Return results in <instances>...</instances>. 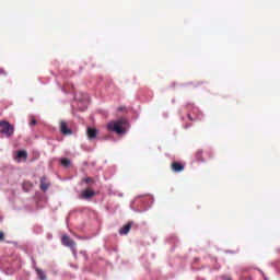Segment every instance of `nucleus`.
<instances>
[{
  "mask_svg": "<svg viewBox=\"0 0 280 280\" xmlns=\"http://www.w3.org/2000/svg\"><path fill=\"white\" fill-rule=\"evenodd\" d=\"M128 120L126 118H119L118 120L110 121L107 125V130L110 132H116V135H124L126 132V125Z\"/></svg>",
  "mask_w": 280,
  "mask_h": 280,
  "instance_id": "1",
  "label": "nucleus"
},
{
  "mask_svg": "<svg viewBox=\"0 0 280 280\" xmlns=\"http://www.w3.org/2000/svg\"><path fill=\"white\" fill-rule=\"evenodd\" d=\"M188 119H189L190 121H196V118L191 117V114H188Z\"/></svg>",
  "mask_w": 280,
  "mask_h": 280,
  "instance_id": "18",
  "label": "nucleus"
},
{
  "mask_svg": "<svg viewBox=\"0 0 280 280\" xmlns=\"http://www.w3.org/2000/svg\"><path fill=\"white\" fill-rule=\"evenodd\" d=\"M60 132L62 135H71L72 133L71 129H69V127L67 126V121H65V120L60 121Z\"/></svg>",
  "mask_w": 280,
  "mask_h": 280,
  "instance_id": "8",
  "label": "nucleus"
},
{
  "mask_svg": "<svg viewBox=\"0 0 280 280\" xmlns=\"http://www.w3.org/2000/svg\"><path fill=\"white\" fill-rule=\"evenodd\" d=\"M117 110H118V113H121V112L126 110V107H125V106H119V107L117 108Z\"/></svg>",
  "mask_w": 280,
  "mask_h": 280,
  "instance_id": "17",
  "label": "nucleus"
},
{
  "mask_svg": "<svg viewBox=\"0 0 280 280\" xmlns=\"http://www.w3.org/2000/svg\"><path fill=\"white\" fill-rule=\"evenodd\" d=\"M130 229H132V224L127 223L126 225L120 228L119 235H128V233H130Z\"/></svg>",
  "mask_w": 280,
  "mask_h": 280,
  "instance_id": "9",
  "label": "nucleus"
},
{
  "mask_svg": "<svg viewBox=\"0 0 280 280\" xmlns=\"http://www.w3.org/2000/svg\"><path fill=\"white\" fill-rule=\"evenodd\" d=\"M93 196H95V191L91 190V189H85L81 192V200H89L91 198H93Z\"/></svg>",
  "mask_w": 280,
  "mask_h": 280,
  "instance_id": "6",
  "label": "nucleus"
},
{
  "mask_svg": "<svg viewBox=\"0 0 280 280\" xmlns=\"http://www.w3.org/2000/svg\"><path fill=\"white\" fill-rule=\"evenodd\" d=\"M34 125H36V119H35V118H32V120H31V126H34Z\"/></svg>",
  "mask_w": 280,
  "mask_h": 280,
  "instance_id": "19",
  "label": "nucleus"
},
{
  "mask_svg": "<svg viewBox=\"0 0 280 280\" xmlns=\"http://www.w3.org/2000/svg\"><path fill=\"white\" fill-rule=\"evenodd\" d=\"M15 159L18 163H21V161H27V151H18Z\"/></svg>",
  "mask_w": 280,
  "mask_h": 280,
  "instance_id": "7",
  "label": "nucleus"
},
{
  "mask_svg": "<svg viewBox=\"0 0 280 280\" xmlns=\"http://www.w3.org/2000/svg\"><path fill=\"white\" fill-rule=\"evenodd\" d=\"M195 156H196V160H197L198 162L203 161V160H202V150H198V151L195 153Z\"/></svg>",
  "mask_w": 280,
  "mask_h": 280,
  "instance_id": "13",
  "label": "nucleus"
},
{
  "mask_svg": "<svg viewBox=\"0 0 280 280\" xmlns=\"http://www.w3.org/2000/svg\"><path fill=\"white\" fill-rule=\"evenodd\" d=\"M0 133L4 137H12L14 135V127L10 122L2 120L0 121Z\"/></svg>",
  "mask_w": 280,
  "mask_h": 280,
  "instance_id": "2",
  "label": "nucleus"
},
{
  "mask_svg": "<svg viewBox=\"0 0 280 280\" xmlns=\"http://www.w3.org/2000/svg\"><path fill=\"white\" fill-rule=\"evenodd\" d=\"M61 244L63 246H67L68 248H71L73 250V248H75V242L73 240H71V237L63 235L61 237Z\"/></svg>",
  "mask_w": 280,
  "mask_h": 280,
  "instance_id": "4",
  "label": "nucleus"
},
{
  "mask_svg": "<svg viewBox=\"0 0 280 280\" xmlns=\"http://www.w3.org/2000/svg\"><path fill=\"white\" fill-rule=\"evenodd\" d=\"M82 182L86 183L88 185H93V183H95L93 177H85V178L82 179Z\"/></svg>",
  "mask_w": 280,
  "mask_h": 280,
  "instance_id": "14",
  "label": "nucleus"
},
{
  "mask_svg": "<svg viewBox=\"0 0 280 280\" xmlns=\"http://www.w3.org/2000/svg\"><path fill=\"white\" fill-rule=\"evenodd\" d=\"M3 240H5V234L3 231H0V242H3Z\"/></svg>",
  "mask_w": 280,
  "mask_h": 280,
  "instance_id": "16",
  "label": "nucleus"
},
{
  "mask_svg": "<svg viewBox=\"0 0 280 280\" xmlns=\"http://www.w3.org/2000/svg\"><path fill=\"white\" fill-rule=\"evenodd\" d=\"M226 280H232L231 278H228Z\"/></svg>",
  "mask_w": 280,
  "mask_h": 280,
  "instance_id": "20",
  "label": "nucleus"
},
{
  "mask_svg": "<svg viewBox=\"0 0 280 280\" xmlns=\"http://www.w3.org/2000/svg\"><path fill=\"white\" fill-rule=\"evenodd\" d=\"M50 187H51V182L49 180V178H47V176L40 177V179H39V189L45 192Z\"/></svg>",
  "mask_w": 280,
  "mask_h": 280,
  "instance_id": "3",
  "label": "nucleus"
},
{
  "mask_svg": "<svg viewBox=\"0 0 280 280\" xmlns=\"http://www.w3.org/2000/svg\"><path fill=\"white\" fill-rule=\"evenodd\" d=\"M61 165L63 167H69V165H71V160L67 158L61 159Z\"/></svg>",
  "mask_w": 280,
  "mask_h": 280,
  "instance_id": "12",
  "label": "nucleus"
},
{
  "mask_svg": "<svg viewBox=\"0 0 280 280\" xmlns=\"http://www.w3.org/2000/svg\"><path fill=\"white\" fill-rule=\"evenodd\" d=\"M37 272V279L39 280H47V273L43 271L42 269H36Z\"/></svg>",
  "mask_w": 280,
  "mask_h": 280,
  "instance_id": "11",
  "label": "nucleus"
},
{
  "mask_svg": "<svg viewBox=\"0 0 280 280\" xmlns=\"http://www.w3.org/2000/svg\"><path fill=\"white\" fill-rule=\"evenodd\" d=\"M30 187H32V184H30V183L23 184V189H25V191H30Z\"/></svg>",
  "mask_w": 280,
  "mask_h": 280,
  "instance_id": "15",
  "label": "nucleus"
},
{
  "mask_svg": "<svg viewBox=\"0 0 280 280\" xmlns=\"http://www.w3.org/2000/svg\"><path fill=\"white\" fill-rule=\"evenodd\" d=\"M86 135H88V139L92 141V139H97V135H100V131L95 128L88 127Z\"/></svg>",
  "mask_w": 280,
  "mask_h": 280,
  "instance_id": "5",
  "label": "nucleus"
},
{
  "mask_svg": "<svg viewBox=\"0 0 280 280\" xmlns=\"http://www.w3.org/2000/svg\"><path fill=\"white\" fill-rule=\"evenodd\" d=\"M173 172H183L185 170V165L178 163V162H173L171 165Z\"/></svg>",
  "mask_w": 280,
  "mask_h": 280,
  "instance_id": "10",
  "label": "nucleus"
}]
</instances>
